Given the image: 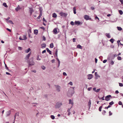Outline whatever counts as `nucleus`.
Wrapping results in <instances>:
<instances>
[{
  "instance_id": "f257e3e1",
  "label": "nucleus",
  "mask_w": 123,
  "mask_h": 123,
  "mask_svg": "<svg viewBox=\"0 0 123 123\" xmlns=\"http://www.w3.org/2000/svg\"><path fill=\"white\" fill-rule=\"evenodd\" d=\"M72 89H69L68 91V93L71 94V96L74 93V87H72Z\"/></svg>"
},
{
  "instance_id": "f03ea898",
  "label": "nucleus",
  "mask_w": 123,
  "mask_h": 123,
  "mask_svg": "<svg viewBox=\"0 0 123 123\" xmlns=\"http://www.w3.org/2000/svg\"><path fill=\"white\" fill-rule=\"evenodd\" d=\"M59 14L61 16L64 17H66L67 15V14L66 13H64L62 12H60L59 13Z\"/></svg>"
},
{
  "instance_id": "7ed1b4c3",
  "label": "nucleus",
  "mask_w": 123,
  "mask_h": 123,
  "mask_svg": "<svg viewBox=\"0 0 123 123\" xmlns=\"http://www.w3.org/2000/svg\"><path fill=\"white\" fill-rule=\"evenodd\" d=\"M55 87L56 88V91L58 92H59L60 91L61 88V87L58 85H55Z\"/></svg>"
},
{
  "instance_id": "20e7f679",
  "label": "nucleus",
  "mask_w": 123,
  "mask_h": 123,
  "mask_svg": "<svg viewBox=\"0 0 123 123\" xmlns=\"http://www.w3.org/2000/svg\"><path fill=\"white\" fill-rule=\"evenodd\" d=\"M111 97V96L110 95L107 96L105 97V100L107 101L109 100L110 99V98Z\"/></svg>"
},
{
  "instance_id": "39448f33",
  "label": "nucleus",
  "mask_w": 123,
  "mask_h": 123,
  "mask_svg": "<svg viewBox=\"0 0 123 123\" xmlns=\"http://www.w3.org/2000/svg\"><path fill=\"white\" fill-rule=\"evenodd\" d=\"M84 19L86 20L90 19H91L90 18H89V16L87 15H84Z\"/></svg>"
},
{
  "instance_id": "423d86ee",
  "label": "nucleus",
  "mask_w": 123,
  "mask_h": 123,
  "mask_svg": "<svg viewBox=\"0 0 123 123\" xmlns=\"http://www.w3.org/2000/svg\"><path fill=\"white\" fill-rule=\"evenodd\" d=\"M29 64L30 65L33 66L34 65L35 62H33V60H32L31 61H30L29 62Z\"/></svg>"
},
{
  "instance_id": "0eeeda50",
  "label": "nucleus",
  "mask_w": 123,
  "mask_h": 123,
  "mask_svg": "<svg viewBox=\"0 0 123 123\" xmlns=\"http://www.w3.org/2000/svg\"><path fill=\"white\" fill-rule=\"evenodd\" d=\"M62 105V104L61 103H57L56 104V108H58L60 107Z\"/></svg>"
},
{
  "instance_id": "6e6552de",
  "label": "nucleus",
  "mask_w": 123,
  "mask_h": 123,
  "mask_svg": "<svg viewBox=\"0 0 123 123\" xmlns=\"http://www.w3.org/2000/svg\"><path fill=\"white\" fill-rule=\"evenodd\" d=\"M31 52L29 54H28L27 55L25 56V60H28L29 58V57L31 55Z\"/></svg>"
},
{
  "instance_id": "1a4fd4ad",
  "label": "nucleus",
  "mask_w": 123,
  "mask_h": 123,
  "mask_svg": "<svg viewBox=\"0 0 123 123\" xmlns=\"http://www.w3.org/2000/svg\"><path fill=\"white\" fill-rule=\"evenodd\" d=\"M87 79L89 80H90L93 77V76L92 74H89L88 75Z\"/></svg>"
},
{
  "instance_id": "9d476101",
  "label": "nucleus",
  "mask_w": 123,
  "mask_h": 123,
  "mask_svg": "<svg viewBox=\"0 0 123 123\" xmlns=\"http://www.w3.org/2000/svg\"><path fill=\"white\" fill-rule=\"evenodd\" d=\"M53 32L54 34H57V31L56 28H55L53 30Z\"/></svg>"
},
{
  "instance_id": "9b49d317",
  "label": "nucleus",
  "mask_w": 123,
  "mask_h": 123,
  "mask_svg": "<svg viewBox=\"0 0 123 123\" xmlns=\"http://www.w3.org/2000/svg\"><path fill=\"white\" fill-rule=\"evenodd\" d=\"M21 9V8L20 7L19 5H18L17 8H15V10L17 12Z\"/></svg>"
},
{
  "instance_id": "f8f14e48",
  "label": "nucleus",
  "mask_w": 123,
  "mask_h": 123,
  "mask_svg": "<svg viewBox=\"0 0 123 123\" xmlns=\"http://www.w3.org/2000/svg\"><path fill=\"white\" fill-rule=\"evenodd\" d=\"M69 104H71L72 105H73L74 104V103L73 100L70 99L69 100Z\"/></svg>"
},
{
  "instance_id": "ddd939ff",
  "label": "nucleus",
  "mask_w": 123,
  "mask_h": 123,
  "mask_svg": "<svg viewBox=\"0 0 123 123\" xmlns=\"http://www.w3.org/2000/svg\"><path fill=\"white\" fill-rule=\"evenodd\" d=\"M91 100H90L89 101L88 103V106L89 107V109L91 107Z\"/></svg>"
},
{
  "instance_id": "4468645a",
  "label": "nucleus",
  "mask_w": 123,
  "mask_h": 123,
  "mask_svg": "<svg viewBox=\"0 0 123 123\" xmlns=\"http://www.w3.org/2000/svg\"><path fill=\"white\" fill-rule=\"evenodd\" d=\"M31 50V49L30 48H29L28 49H26L25 50V52L26 53H28L30 50Z\"/></svg>"
},
{
  "instance_id": "2eb2a0df",
  "label": "nucleus",
  "mask_w": 123,
  "mask_h": 123,
  "mask_svg": "<svg viewBox=\"0 0 123 123\" xmlns=\"http://www.w3.org/2000/svg\"><path fill=\"white\" fill-rule=\"evenodd\" d=\"M75 24L77 25H79L80 24V22L79 21H75Z\"/></svg>"
},
{
  "instance_id": "dca6fc26",
  "label": "nucleus",
  "mask_w": 123,
  "mask_h": 123,
  "mask_svg": "<svg viewBox=\"0 0 123 123\" xmlns=\"http://www.w3.org/2000/svg\"><path fill=\"white\" fill-rule=\"evenodd\" d=\"M46 50L51 55L52 54L50 50L48 48H47L46 49Z\"/></svg>"
},
{
  "instance_id": "f3484780",
  "label": "nucleus",
  "mask_w": 123,
  "mask_h": 123,
  "mask_svg": "<svg viewBox=\"0 0 123 123\" xmlns=\"http://www.w3.org/2000/svg\"><path fill=\"white\" fill-rule=\"evenodd\" d=\"M57 16L56 14L55 13H54L52 14V17L54 18H56Z\"/></svg>"
},
{
  "instance_id": "a211bd4d",
  "label": "nucleus",
  "mask_w": 123,
  "mask_h": 123,
  "mask_svg": "<svg viewBox=\"0 0 123 123\" xmlns=\"http://www.w3.org/2000/svg\"><path fill=\"white\" fill-rule=\"evenodd\" d=\"M42 48H43L45 47L46 46V45L45 43H43L41 45Z\"/></svg>"
},
{
  "instance_id": "6ab92c4d",
  "label": "nucleus",
  "mask_w": 123,
  "mask_h": 123,
  "mask_svg": "<svg viewBox=\"0 0 123 123\" xmlns=\"http://www.w3.org/2000/svg\"><path fill=\"white\" fill-rule=\"evenodd\" d=\"M30 11L31 13V15L32 13L33 12V10L31 8H30Z\"/></svg>"
},
{
  "instance_id": "aec40b11",
  "label": "nucleus",
  "mask_w": 123,
  "mask_h": 123,
  "mask_svg": "<svg viewBox=\"0 0 123 123\" xmlns=\"http://www.w3.org/2000/svg\"><path fill=\"white\" fill-rule=\"evenodd\" d=\"M34 33L36 35H37L38 33V30H35L34 31Z\"/></svg>"
},
{
  "instance_id": "412c9836",
  "label": "nucleus",
  "mask_w": 123,
  "mask_h": 123,
  "mask_svg": "<svg viewBox=\"0 0 123 123\" xmlns=\"http://www.w3.org/2000/svg\"><path fill=\"white\" fill-rule=\"evenodd\" d=\"M77 48L80 49H82V47L80 44H78L77 46Z\"/></svg>"
},
{
  "instance_id": "4be33fe9",
  "label": "nucleus",
  "mask_w": 123,
  "mask_h": 123,
  "mask_svg": "<svg viewBox=\"0 0 123 123\" xmlns=\"http://www.w3.org/2000/svg\"><path fill=\"white\" fill-rule=\"evenodd\" d=\"M106 35L107 37L108 38H110L111 37L109 33H106Z\"/></svg>"
},
{
  "instance_id": "5701e85b",
  "label": "nucleus",
  "mask_w": 123,
  "mask_h": 123,
  "mask_svg": "<svg viewBox=\"0 0 123 123\" xmlns=\"http://www.w3.org/2000/svg\"><path fill=\"white\" fill-rule=\"evenodd\" d=\"M11 111H9L6 112V115L7 116H9L10 114Z\"/></svg>"
},
{
  "instance_id": "b1692460",
  "label": "nucleus",
  "mask_w": 123,
  "mask_h": 123,
  "mask_svg": "<svg viewBox=\"0 0 123 123\" xmlns=\"http://www.w3.org/2000/svg\"><path fill=\"white\" fill-rule=\"evenodd\" d=\"M19 116V113H16L15 115L14 116V118H15H15L16 117H18Z\"/></svg>"
},
{
  "instance_id": "393cba45",
  "label": "nucleus",
  "mask_w": 123,
  "mask_h": 123,
  "mask_svg": "<svg viewBox=\"0 0 123 123\" xmlns=\"http://www.w3.org/2000/svg\"><path fill=\"white\" fill-rule=\"evenodd\" d=\"M73 10L74 13V14H75L76 13V9L75 8V7H73Z\"/></svg>"
},
{
  "instance_id": "a878e982",
  "label": "nucleus",
  "mask_w": 123,
  "mask_h": 123,
  "mask_svg": "<svg viewBox=\"0 0 123 123\" xmlns=\"http://www.w3.org/2000/svg\"><path fill=\"white\" fill-rule=\"evenodd\" d=\"M54 47V45L53 43H51L50 44V47L51 48H53Z\"/></svg>"
},
{
  "instance_id": "bb28decb",
  "label": "nucleus",
  "mask_w": 123,
  "mask_h": 123,
  "mask_svg": "<svg viewBox=\"0 0 123 123\" xmlns=\"http://www.w3.org/2000/svg\"><path fill=\"white\" fill-rule=\"evenodd\" d=\"M3 5L6 7H8L6 3H3Z\"/></svg>"
},
{
  "instance_id": "cd10ccee",
  "label": "nucleus",
  "mask_w": 123,
  "mask_h": 123,
  "mask_svg": "<svg viewBox=\"0 0 123 123\" xmlns=\"http://www.w3.org/2000/svg\"><path fill=\"white\" fill-rule=\"evenodd\" d=\"M117 29L119 31H121L122 30V29L120 27H117Z\"/></svg>"
},
{
  "instance_id": "c85d7f7f",
  "label": "nucleus",
  "mask_w": 123,
  "mask_h": 123,
  "mask_svg": "<svg viewBox=\"0 0 123 123\" xmlns=\"http://www.w3.org/2000/svg\"><path fill=\"white\" fill-rule=\"evenodd\" d=\"M7 23H10V24H13V22H12V21L11 20H9L7 22Z\"/></svg>"
},
{
  "instance_id": "c756f323",
  "label": "nucleus",
  "mask_w": 123,
  "mask_h": 123,
  "mask_svg": "<svg viewBox=\"0 0 123 123\" xmlns=\"http://www.w3.org/2000/svg\"><path fill=\"white\" fill-rule=\"evenodd\" d=\"M118 11L120 15H122L123 14V11L121 10H119Z\"/></svg>"
},
{
  "instance_id": "7c9ffc66",
  "label": "nucleus",
  "mask_w": 123,
  "mask_h": 123,
  "mask_svg": "<svg viewBox=\"0 0 123 123\" xmlns=\"http://www.w3.org/2000/svg\"><path fill=\"white\" fill-rule=\"evenodd\" d=\"M110 41L112 43H113L114 41V40L113 39L111 38L110 40Z\"/></svg>"
},
{
  "instance_id": "2f4dec72",
  "label": "nucleus",
  "mask_w": 123,
  "mask_h": 123,
  "mask_svg": "<svg viewBox=\"0 0 123 123\" xmlns=\"http://www.w3.org/2000/svg\"><path fill=\"white\" fill-rule=\"evenodd\" d=\"M23 40H25L27 39V37L25 35H24L23 36Z\"/></svg>"
},
{
  "instance_id": "473e14b6",
  "label": "nucleus",
  "mask_w": 123,
  "mask_h": 123,
  "mask_svg": "<svg viewBox=\"0 0 123 123\" xmlns=\"http://www.w3.org/2000/svg\"><path fill=\"white\" fill-rule=\"evenodd\" d=\"M55 56H57V50H56V52L55 53Z\"/></svg>"
},
{
  "instance_id": "72a5a7b5",
  "label": "nucleus",
  "mask_w": 123,
  "mask_h": 123,
  "mask_svg": "<svg viewBox=\"0 0 123 123\" xmlns=\"http://www.w3.org/2000/svg\"><path fill=\"white\" fill-rule=\"evenodd\" d=\"M117 59L118 60H121V58L120 56H118L117 57Z\"/></svg>"
},
{
  "instance_id": "f704fd0d",
  "label": "nucleus",
  "mask_w": 123,
  "mask_h": 123,
  "mask_svg": "<svg viewBox=\"0 0 123 123\" xmlns=\"http://www.w3.org/2000/svg\"><path fill=\"white\" fill-rule=\"evenodd\" d=\"M50 117L53 119H54L55 118V117L53 115H52Z\"/></svg>"
},
{
  "instance_id": "c9c22d12",
  "label": "nucleus",
  "mask_w": 123,
  "mask_h": 123,
  "mask_svg": "<svg viewBox=\"0 0 123 123\" xmlns=\"http://www.w3.org/2000/svg\"><path fill=\"white\" fill-rule=\"evenodd\" d=\"M114 103L113 102V101H112L109 103V104L110 105H112Z\"/></svg>"
},
{
  "instance_id": "e433bc0d",
  "label": "nucleus",
  "mask_w": 123,
  "mask_h": 123,
  "mask_svg": "<svg viewBox=\"0 0 123 123\" xmlns=\"http://www.w3.org/2000/svg\"><path fill=\"white\" fill-rule=\"evenodd\" d=\"M119 86H123V84L121 83H119Z\"/></svg>"
},
{
  "instance_id": "4c0bfd02",
  "label": "nucleus",
  "mask_w": 123,
  "mask_h": 123,
  "mask_svg": "<svg viewBox=\"0 0 123 123\" xmlns=\"http://www.w3.org/2000/svg\"><path fill=\"white\" fill-rule=\"evenodd\" d=\"M118 104L119 105H122V103L121 101H119L118 102Z\"/></svg>"
},
{
  "instance_id": "58836bf2",
  "label": "nucleus",
  "mask_w": 123,
  "mask_h": 123,
  "mask_svg": "<svg viewBox=\"0 0 123 123\" xmlns=\"http://www.w3.org/2000/svg\"><path fill=\"white\" fill-rule=\"evenodd\" d=\"M42 68L44 70L46 68L44 66H42Z\"/></svg>"
},
{
  "instance_id": "ea45409f",
  "label": "nucleus",
  "mask_w": 123,
  "mask_h": 123,
  "mask_svg": "<svg viewBox=\"0 0 123 123\" xmlns=\"http://www.w3.org/2000/svg\"><path fill=\"white\" fill-rule=\"evenodd\" d=\"M63 74L64 75L66 76L67 75V74H66V73L65 72H64L63 73Z\"/></svg>"
},
{
  "instance_id": "a19ab883",
  "label": "nucleus",
  "mask_w": 123,
  "mask_h": 123,
  "mask_svg": "<svg viewBox=\"0 0 123 123\" xmlns=\"http://www.w3.org/2000/svg\"><path fill=\"white\" fill-rule=\"evenodd\" d=\"M109 115L111 116L112 115V113L110 111L109 112Z\"/></svg>"
},
{
  "instance_id": "79ce46f5",
  "label": "nucleus",
  "mask_w": 123,
  "mask_h": 123,
  "mask_svg": "<svg viewBox=\"0 0 123 123\" xmlns=\"http://www.w3.org/2000/svg\"><path fill=\"white\" fill-rule=\"evenodd\" d=\"M5 67L6 68L7 70H9L8 67H7V65L5 64Z\"/></svg>"
},
{
  "instance_id": "37998d69",
  "label": "nucleus",
  "mask_w": 123,
  "mask_h": 123,
  "mask_svg": "<svg viewBox=\"0 0 123 123\" xmlns=\"http://www.w3.org/2000/svg\"><path fill=\"white\" fill-rule=\"evenodd\" d=\"M70 24L72 25H74V22L72 21L71 22Z\"/></svg>"
},
{
  "instance_id": "c03bdc74",
  "label": "nucleus",
  "mask_w": 123,
  "mask_h": 123,
  "mask_svg": "<svg viewBox=\"0 0 123 123\" xmlns=\"http://www.w3.org/2000/svg\"><path fill=\"white\" fill-rule=\"evenodd\" d=\"M37 60H41L40 58H39V56H38L37 58Z\"/></svg>"
},
{
  "instance_id": "a18cd8bd",
  "label": "nucleus",
  "mask_w": 123,
  "mask_h": 123,
  "mask_svg": "<svg viewBox=\"0 0 123 123\" xmlns=\"http://www.w3.org/2000/svg\"><path fill=\"white\" fill-rule=\"evenodd\" d=\"M69 84H70L72 86L73 85V83L72 82H70L69 83Z\"/></svg>"
},
{
  "instance_id": "49530a36",
  "label": "nucleus",
  "mask_w": 123,
  "mask_h": 123,
  "mask_svg": "<svg viewBox=\"0 0 123 123\" xmlns=\"http://www.w3.org/2000/svg\"><path fill=\"white\" fill-rule=\"evenodd\" d=\"M114 63V62L113 61H111V65L113 64Z\"/></svg>"
},
{
  "instance_id": "de8ad7c7",
  "label": "nucleus",
  "mask_w": 123,
  "mask_h": 123,
  "mask_svg": "<svg viewBox=\"0 0 123 123\" xmlns=\"http://www.w3.org/2000/svg\"><path fill=\"white\" fill-rule=\"evenodd\" d=\"M18 49L19 50H21L22 49V47H18Z\"/></svg>"
},
{
  "instance_id": "09e8293b",
  "label": "nucleus",
  "mask_w": 123,
  "mask_h": 123,
  "mask_svg": "<svg viewBox=\"0 0 123 123\" xmlns=\"http://www.w3.org/2000/svg\"><path fill=\"white\" fill-rule=\"evenodd\" d=\"M100 91V89H97L96 91V92H98Z\"/></svg>"
},
{
  "instance_id": "8fccbe9b",
  "label": "nucleus",
  "mask_w": 123,
  "mask_h": 123,
  "mask_svg": "<svg viewBox=\"0 0 123 123\" xmlns=\"http://www.w3.org/2000/svg\"><path fill=\"white\" fill-rule=\"evenodd\" d=\"M43 41H45L46 40V38L44 36H43Z\"/></svg>"
},
{
  "instance_id": "3c124183",
  "label": "nucleus",
  "mask_w": 123,
  "mask_h": 123,
  "mask_svg": "<svg viewBox=\"0 0 123 123\" xmlns=\"http://www.w3.org/2000/svg\"><path fill=\"white\" fill-rule=\"evenodd\" d=\"M95 76H98V73H97V72H95Z\"/></svg>"
},
{
  "instance_id": "603ef678",
  "label": "nucleus",
  "mask_w": 123,
  "mask_h": 123,
  "mask_svg": "<svg viewBox=\"0 0 123 123\" xmlns=\"http://www.w3.org/2000/svg\"><path fill=\"white\" fill-rule=\"evenodd\" d=\"M58 67H59L60 66V60L58 61Z\"/></svg>"
},
{
  "instance_id": "864d4df0",
  "label": "nucleus",
  "mask_w": 123,
  "mask_h": 123,
  "mask_svg": "<svg viewBox=\"0 0 123 123\" xmlns=\"http://www.w3.org/2000/svg\"><path fill=\"white\" fill-rule=\"evenodd\" d=\"M123 0H119L121 2L122 4H123Z\"/></svg>"
},
{
  "instance_id": "5fc2aeb1",
  "label": "nucleus",
  "mask_w": 123,
  "mask_h": 123,
  "mask_svg": "<svg viewBox=\"0 0 123 123\" xmlns=\"http://www.w3.org/2000/svg\"><path fill=\"white\" fill-rule=\"evenodd\" d=\"M76 39L75 38H74L73 39V42H75Z\"/></svg>"
},
{
  "instance_id": "6e6d98bb",
  "label": "nucleus",
  "mask_w": 123,
  "mask_h": 123,
  "mask_svg": "<svg viewBox=\"0 0 123 123\" xmlns=\"http://www.w3.org/2000/svg\"><path fill=\"white\" fill-rule=\"evenodd\" d=\"M107 61V60H105L103 61V62L104 63H105Z\"/></svg>"
},
{
  "instance_id": "4d7b16f0",
  "label": "nucleus",
  "mask_w": 123,
  "mask_h": 123,
  "mask_svg": "<svg viewBox=\"0 0 123 123\" xmlns=\"http://www.w3.org/2000/svg\"><path fill=\"white\" fill-rule=\"evenodd\" d=\"M6 30H7V31H9L10 32H11V30H10V29H9L8 28H6Z\"/></svg>"
},
{
  "instance_id": "13d9d810",
  "label": "nucleus",
  "mask_w": 123,
  "mask_h": 123,
  "mask_svg": "<svg viewBox=\"0 0 123 123\" xmlns=\"http://www.w3.org/2000/svg\"><path fill=\"white\" fill-rule=\"evenodd\" d=\"M92 87H89L88 88V90L89 91H90L91 90V89H92Z\"/></svg>"
},
{
  "instance_id": "bf43d9fd",
  "label": "nucleus",
  "mask_w": 123,
  "mask_h": 123,
  "mask_svg": "<svg viewBox=\"0 0 123 123\" xmlns=\"http://www.w3.org/2000/svg\"><path fill=\"white\" fill-rule=\"evenodd\" d=\"M40 28L41 29H43V30H45V28L43 27H40Z\"/></svg>"
},
{
  "instance_id": "052dcab7",
  "label": "nucleus",
  "mask_w": 123,
  "mask_h": 123,
  "mask_svg": "<svg viewBox=\"0 0 123 123\" xmlns=\"http://www.w3.org/2000/svg\"><path fill=\"white\" fill-rule=\"evenodd\" d=\"M46 52V50H43V51H42V53L43 54V53H45V52Z\"/></svg>"
},
{
  "instance_id": "680f3d73",
  "label": "nucleus",
  "mask_w": 123,
  "mask_h": 123,
  "mask_svg": "<svg viewBox=\"0 0 123 123\" xmlns=\"http://www.w3.org/2000/svg\"><path fill=\"white\" fill-rule=\"evenodd\" d=\"M96 88L95 87L93 88V90L95 92H96Z\"/></svg>"
},
{
  "instance_id": "e2e57ef3",
  "label": "nucleus",
  "mask_w": 123,
  "mask_h": 123,
  "mask_svg": "<svg viewBox=\"0 0 123 123\" xmlns=\"http://www.w3.org/2000/svg\"><path fill=\"white\" fill-rule=\"evenodd\" d=\"M91 9L92 10H93L94 9V7H91Z\"/></svg>"
},
{
  "instance_id": "0e129e2a",
  "label": "nucleus",
  "mask_w": 123,
  "mask_h": 123,
  "mask_svg": "<svg viewBox=\"0 0 123 123\" xmlns=\"http://www.w3.org/2000/svg\"><path fill=\"white\" fill-rule=\"evenodd\" d=\"M98 60L96 58L95 59V61L96 63L97 62Z\"/></svg>"
},
{
  "instance_id": "69168bd1",
  "label": "nucleus",
  "mask_w": 123,
  "mask_h": 123,
  "mask_svg": "<svg viewBox=\"0 0 123 123\" xmlns=\"http://www.w3.org/2000/svg\"><path fill=\"white\" fill-rule=\"evenodd\" d=\"M6 74H7V75H10V73H9L8 72H6Z\"/></svg>"
},
{
  "instance_id": "338daca9",
  "label": "nucleus",
  "mask_w": 123,
  "mask_h": 123,
  "mask_svg": "<svg viewBox=\"0 0 123 123\" xmlns=\"http://www.w3.org/2000/svg\"><path fill=\"white\" fill-rule=\"evenodd\" d=\"M95 19L96 20L97 19H98V21L99 20V19L96 16L95 18Z\"/></svg>"
},
{
  "instance_id": "774afa93",
  "label": "nucleus",
  "mask_w": 123,
  "mask_h": 123,
  "mask_svg": "<svg viewBox=\"0 0 123 123\" xmlns=\"http://www.w3.org/2000/svg\"><path fill=\"white\" fill-rule=\"evenodd\" d=\"M55 60L54 59H53V60H52L51 61V62L52 63H54V62H55Z\"/></svg>"
}]
</instances>
